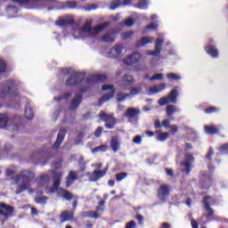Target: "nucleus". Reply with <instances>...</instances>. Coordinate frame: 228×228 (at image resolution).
Masks as SVG:
<instances>
[{"label": "nucleus", "mask_w": 228, "mask_h": 228, "mask_svg": "<svg viewBox=\"0 0 228 228\" xmlns=\"http://www.w3.org/2000/svg\"><path fill=\"white\" fill-rule=\"evenodd\" d=\"M35 177V174L32 171H21L20 175L14 176L15 184H19L16 187L15 194L20 195L23 191H26L31 186L30 183Z\"/></svg>", "instance_id": "obj_1"}, {"label": "nucleus", "mask_w": 228, "mask_h": 228, "mask_svg": "<svg viewBox=\"0 0 228 228\" xmlns=\"http://www.w3.org/2000/svg\"><path fill=\"white\" fill-rule=\"evenodd\" d=\"M19 97V89L17 88V83L15 80H7L6 85L0 91V97L4 99V97Z\"/></svg>", "instance_id": "obj_2"}, {"label": "nucleus", "mask_w": 228, "mask_h": 228, "mask_svg": "<svg viewBox=\"0 0 228 228\" xmlns=\"http://www.w3.org/2000/svg\"><path fill=\"white\" fill-rule=\"evenodd\" d=\"M108 26H110V22L106 21L92 28V21L87 20L81 29L83 33H88V35H91V37H94V35H97L98 33H101V31H103V29H106Z\"/></svg>", "instance_id": "obj_3"}, {"label": "nucleus", "mask_w": 228, "mask_h": 228, "mask_svg": "<svg viewBox=\"0 0 228 228\" xmlns=\"http://www.w3.org/2000/svg\"><path fill=\"white\" fill-rule=\"evenodd\" d=\"M215 202H216V200H214L213 197L210 195H207L202 198V205H204V209L205 211L208 212V214L202 215L201 219L205 217L208 220V222H211L214 220L215 213L211 206Z\"/></svg>", "instance_id": "obj_4"}, {"label": "nucleus", "mask_w": 228, "mask_h": 228, "mask_svg": "<svg viewBox=\"0 0 228 228\" xmlns=\"http://www.w3.org/2000/svg\"><path fill=\"white\" fill-rule=\"evenodd\" d=\"M86 74L85 72H73L69 77L66 79V86H77L85 81Z\"/></svg>", "instance_id": "obj_5"}, {"label": "nucleus", "mask_w": 228, "mask_h": 228, "mask_svg": "<svg viewBox=\"0 0 228 228\" xmlns=\"http://www.w3.org/2000/svg\"><path fill=\"white\" fill-rule=\"evenodd\" d=\"M100 120L105 122L104 127L106 129H115V126H117V118L113 116V114H107L103 110L99 113Z\"/></svg>", "instance_id": "obj_6"}, {"label": "nucleus", "mask_w": 228, "mask_h": 228, "mask_svg": "<svg viewBox=\"0 0 228 228\" xmlns=\"http://www.w3.org/2000/svg\"><path fill=\"white\" fill-rule=\"evenodd\" d=\"M200 188L201 190H209L213 186V176L207 172H201L199 175Z\"/></svg>", "instance_id": "obj_7"}, {"label": "nucleus", "mask_w": 228, "mask_h": 228, "mask_svg": "<svg viewBox=\"0 0 228 228\" xmlns=\"http://www.w3.org/2000/svg\"><path fill=\"white\" fill-rule=\"evenodd\" d=\"M102 92H106L110 90L109 93L103 94L102 98L99 100V104H102L103 102H108L110 99H113L115 97V86L113 85H103L102 86Z\"/></svg>", "instance_id": "obj_8"}, {"label": "nucleus", "mask_w": 228, "mask_h": 228, "mask_svg": "<svg viewBox=\"0 0 228 228\" xmlns=\"http://www.w3.org/2000/svg\"><path fill=\"white\" fill-rule=\"evenodd\" d=\"M170 194V186L168 184L163 183L159 187L158 193L156 196L158 197L159 200L166 203L167 199H168Z\"/></svg>", "instance_id": "obj_9"}, {"label": "nucleus", "mask_w": 228, "mask_h": 228, "mask_svg": "<svg viewBox=\"0 0 228 228\" xmlns=\"http://www.w3.org/2000/svg\"><path fill=\"white\" fill-rule=\"evenodd\" d=\"M168 102H173V104L177 102V86L171 91L168 96L162 97L159 100V106H165V104H168Z\"/></svg>", "instance_id": "obj_10"}, {"label": "nucleus", "mask_w": 228, "mask_h": 228, "mask_svg": "<svg viewBox=\"0 0 228 228\" xmlns=\"http://www.w3.org/2000/svg\"><path fill=\"white\" fill-rule=\"evenodd\" d=\"M163 44H165V37H163V35L159 34L155 42V50L147 52V54L150 56H159V53H161V45H163Z\"/></svg>", "instance_id": "obj_11"}, {"label": "nucleus", "mask_w": 228, "mask_h": 228, "mask_svg": "<svg viewBox=\"0 0 228 228\" xmlns=\"http://www.w3.org/2000/svg\"><path fill=\"white\" fill-rule=\"evenodd\" d=\"M184 162L181 163V167H184V170H182V172H185V175H190L191 172V164L193 163V160L195 159L193 158V155L191 153L185 154L184 157Z\"/></svg>", "instance_id": "obj_12"}, {"label": "nucleus", "mask_w": 228, "mask_h": 228, "mask_svg": "<svg viewBox=\"0 0 228 228\" xmlns=\"http://www.w3.org/2000/svg\"><path fill=\"white\" fill-rule=\"evenodd\" d=\"M0 216H4L6 218L12 217L14 215V208L11 205H7L6 203H0ZM4 209V210H3Z\"/></svg>", "instance_id": "obj_13"}, {"label": "nucleus", "mask_w": 228, "mask_h": 228, "mask_svg": "<svg viewBox=\"0 0 228 228\" xmlns=\"http://www.w3.org/2000/svg\"><path fill=\"white\" fill-rule=\"evenodd\" d=\"M108 172V169H102V170H94L91 174H87L88 180L91 183H96L99 181V179H102L105 176L106 173Z\"/></svg>", "instance_id": "obj_14"}, {"label": "nucleus", "mask_w": 228, "mask_h": 228, "mask_svg": "<svg viewBox=\"0 0 228 228\" xmlns=\"http://www.w3.org/2000/svg\"><path fill=\"white\" fill-rule=\"evenodd\" d=\"M142 58V54L138 52H134L133 54L125 58L124 64L125 65H134V63H138Z\"/></svg>", "instance_id": "obj_15"}, {"label": "nucleus", "mask_w": 228, "mask_h": 228, "mask_svg": "<svg viewBox=\"0 0 228 228\" xmlns=\"http://www.w3.org/2000/svg\"><path fill=\"white\" fill-rule=\"evenodd\" d=\"M138 115H140V109L130 107L126 110L124 117L126 118H130L131 120H134V118H136Z\"/></svg>", "instance_id": "obj_16"}, {"label": "nucleus", "mask_w": 228, "mask_h": 228, "mask_svg": "<svg viewBox=\"0 0 228 228\" xmlns=\"http://www.w3.org/2000/svg\"><path fill=\"white\" fill-rule=\"evenodd\" d=\"M74 19L73 18H60L58 20L55 21L56 26H59L60 28H67V26H73L74 24Z\"/></svg>", "instance_id": "obj_17"}, {"label": "nucleus", "mask_w": 228, "mask_h": 228, "mask_svg": "<svg viewBox=\"0 0 228 228\" xmlns=\"http://www.w3.org/2000/svg\"><path fill=\"white\" fill-rule=\"evenodd\" d=\"M82 101H83V94H75V96L73 97V99L71 100V102H70V109L77 110V108H79V104H81Z\"/></svg>", "instance_id": "obj_18"}, {"label": "nucleus", "mask_w": 228, "mask_h": 228, "mask_svg": "<svg viewBox=\"0 0 228 228\" xmlns=\"http://www.w3.org/2000/svg\"><path fill=\"white\" fill-rule=\"evenodd\" d=\"M90 81L93 83H106V81H108V77L102 74L95 75L90 78H86V83H90Z\"/></svg>", "instance_id": "obj_19"}, {"label": "nucleus", "mask_w": 228, "mask_h": 228, "mask_svg": "<svg viewBox=\"0 0 228 228\" xmlns=\"http://www.w3.org/2000/svg\"><path fill=\"white\" fill-rule=\"evenodd\" d=\"M56 191L58 192V195L60 197H61L62 199L67 200L68 201H70L73 199L72 192H70L69 191H67L63 188H59L58 191Z\"/></svg>", "instance_id": "obj_20"}, {"label": "nucleus", "mask_w": 228, "mask_h": 228, "mask_svg": "<svg viewBox=\"0 0 228 228\" xmlns=\"http://www.w3.org/2000/svg\"><path fill=\"white\" fill-rule=\"evenodd\" d=\"M73 218V212L72 211H62L61 214H60V222L61 224H64Z\"/></svg>", "instance_id": "obj_21"}, {"label": "nucleus", "mask_w": 228, "mask_h": 228, "mask_svg": "<svg viewBox=\"0 0 228 228\" xmlns=\"http://www.w3.org/2000/svg\"><path fill=\"white\" fill-rule=\"evenodd\" d=\"M77 180V172L76 171H69V175H68L67 181L65 182V186L70 187V185L75 183Z\"/></svg>", "instance_id": "obj_22"}, {"label": "nucleus", "mask_w": 228, "mask_h": 228, "mask_svg": "<svg viewBox=\"0 0 228 228\" xmlns=\"http://www.w3.org/2000/svg\"><path fill=\"white\" fill-rule=\"evenodd\" d=\"M101 41L106 44H113L115 42V37H113V32H108L101 37Z\"/></svg>", "instance_id": "obj_23"}, {"label": "nucleus", "mask_w": 228, "mask_h": 228, "mask_svg": "<svg viewBox=\"0 0 228 228\" xmlns=\"http://www.w3.org/2000/svg\"><path fill=\"white\" fill-rule=\"evenodd\" d=\"M122 51H124V46L122 45H116L115 47L110 49V53H116V54L113 55V58H118V56L122 54Z\"/></svg>", "instance_id": "obj_24"}, {"label": "nucleus", "mask_w": 228, "mask_h": 228, "mask_svg": "<svg viewBox=\"0 0 228 228\" xmlns=\"http://www.w3.org/2000/svg\"><path fill=\"white\" fill-rule=\"evenodd\" d=\"M12 3H17L20 6H31V4H35L38 0H12Z\"/></svg>", "instance_id": "obj_25"}, {"label": "nucleus", "mask_w": 228, "mask_h": 228, "mask_svg": "<svg viewBox=\"0 0 228 228\" xmlns=\"http://www.w3.org/2000/svg\"><path fill=\"white\" fill-rule=\"evenodd\" d=\"M122 83L123 85L131 86L133 83H134V77L129 74H126L122 77Z\"/></svg>", "instance_id": "obj_26"}, {"label": "nucleus", "mask_w": 228, "mask_h": 228, "mask_svg": "<svg viewBox=\"0 0 228 228\" xmlns=\"http://www.w3.org/2000/svg\"><path fill=\"white\" fill-rule=\"evenodd\" d=\"M38 184L44 186L45 184L49 183L50 176L49 175H41L37 177Z\"/></svg>", "instance_id": "obj_27"}, {"label": "nucleus", "mask_w": 228, "mask_h": 228, "mask_svg": "<svg viewBox=\"0 0 228 228\" xmlns=\"http://www.w3.org/2000/svg\"><path fill=\"white\" fill-rule=\"evenodd\" d=\"M165 89V84H161L159 86H152L149 89L148 94L151 95L152 94H158L161 92V90Z\"/></svg>", "instance_id": "obj_28"}, {"label": "nucleus", "mask_w": 228, "mask_h": 228, "mask_svg": "<svg viewBox=\"0 0 228 228\" xmlns=\"http://www.w3.org/2000/svg\"><path fill=\"white\" fill-rule=\"evenodd\" d=\"M65 134H67V130H60L54 143H61L65 140Z\"/></svg>", "instance_id": "obj_29"}, {"label": "nucleus", "mask_w": 228, "mask_h": 228, "mask_svg": "<svg viewBox=\"0 0 228 228\" xmlns=\"http://www.w3.org/2000/svg\"><path fill=\"white\" fill-rule=\"evenodd\" d=\"M9 120L8 116L5 114H0V128L3 129L4 127H6Z\"/></svg>", "instance_id": "obj_30"}, {"label": "nucleus", "mask_w": 228, "mask_h": 228, "mask_svg": "<svg viewBox=\"0 0 228 228\" xmlns=\"http://www.w3.org/2000/svg\"><path fill=\"white\" fill-rule=\"evenodd\" d=\"M204 129L207 134H216L218 133V128L213 126H205Z\"/></svg>", "instance_id": "obj_31"}, {"label": "nucleus", "mask_w": 228, "mask_h": 228, "mask_svg": "<svg viewBox=\"0 0 228 228\" xmlns=\"http://www.w3.org/2000/svg\"><path fill=\"white\" fill-rule=\"evenodd\" d=\"M177 111H178L177 107H175V105H168L166 108V113L167 117H172V115Z\"/></svg>", "instance_id": "obj_32"}, {"label": "nucleus", "mask_w": 228, "mask_h": 228, "mask_svg": "<svg viewBox=\"0 0 228 228\" xmlns=\"http://www.w3.org/2000/svg\"><path fill=\"white\" fill-rule=\"evenodd\" d=\"M35 115L33 114V109H31L30 107H26L25 108V118L28 120H33Z\"/></svg>", "instance_id": "obj_33"}, {"label": "nucleus", "mask_w": 228, "mask_h": 228, "mask_svg": "<svg viewBox=\"0 0 228 228\" xmlns=\"http://www.w3.org/2000/svg\"><path fill=\"white\" fill-rule=\"evenodd\" d=\"M106 151H108V146H106L105 144H102L94 149H92V153L106 152Z\"/></svg>", "instance_id": "obj_34"}, {"label": "nucleus", "mask_w": 228, "mask_h": 228, "mask_svg": "<svg viewBox=\"0 0 228 228\" xmlns=\"http://www.w3.org/2000/svg\"><path fill=\"white\" fill-rule=\"evenodd\" d=\"M207 53L214 58H216V56H218V51L216 50V48H215V46H208Z\"/></svg>", "instance_id": "obj_35"}, {"label": "nucleus", "mask_w": 228, "mask_h": 228, "mask_svg": "<svg viewBox=\"0 0 228 228\" xmlns=\"http://www.w3.org/2000/svg\"><path fill=\"white\" fill-rule=\"evenodd\" d=\"M127 97H131V94H124V93H118L117 101H118V102H124V101H126V99H127Z\"/></svg>", "instance_id": "obj_36"}, {"label": "nucleus", "mask_w": 228, "mask_h": 228, "mask_svg": "<svg viewBox=\"0 0 228 228\" xmlns=\"http://www.w3.org/2000/svg\"><path fill=\"white\" fill-rule=\"evenodd\" d=\"M163 74L158 73L153 75L151 78H149V76L145 77V79H150V81H159V79H163Z\"/></svg>", "instance_id": "obj_37"}, {"label": "nucleus", "mask_w": 228, "mask_h": 228, "mask_svg": "<svg viewBox=\"0 0 228 228\" xmlns=\"http://www.w3.org/2000/svg\"><path fill=\"white\" fill-rule=\"evenodd\" d=\"M128 174L122 172V173H118L117 175H115V179L117 180V182H121L124 179H126L127 177Z\"/></svg>", "instance_id": "obj_38"}, {"label": "nucleus", "mask_w": 228, "mask_h": 228, "mask_svg": "<svg viewBox=\"0 0 228 228\" xmlns=\"http://www.w3.org/2000/svg\"><path fill=\"white\" fill-rule=\"evenodd\" d=\"M71 95H72L71 93L66 92L61 96H58L54 98V101H57V102H60V101H63V99H69V97H71Z\"/></svg>", "instance_id": "obj_39"}, {"label": "nucleus", "mask_w": 228, "mask_h": 228, "mask_svg": "<svg viewBox=\"0 0 228 228\" xmlns=\"http://www.w3.org/2000/svg\"><path fill=\"white\" fill-rule=\"evenodd\" d=\"M35 202L40 205H45L47 202V197L42 196V197H36Z\"/></svg>", "instance_id": "obj_40"}, {"label": "nucleus", "mask_w": 228, "mask_h": 228, "mask_svg": "<svg viewBox=\"0 0 228 228\" xmlns=\"http://www.w3.org/2000/svg\"><path fill=\"white\" fill-rule=\"evenodd\" d=\"M142 94V87H131L129 95H138Z\"/></svg>", "instance_id": "obj_41"}, {"label": "nucleus", "mask_w": 228, "mask_h": 228, "mask_svg": "<svg viewBox=\"0 0 228 228\" xmlns=\"http://www.w3.org/2000/svg\"><path fill=\"white\" fill-rule=\"evenodd\" d=\"M61 185V179L59 177H55V179H53V189L55 191H58V190L60 189L59 186Z\"/></svg>", "instance_id": "obj_42"}, {"label": "nucleus", "mask_w": 228, "mask_h": 228, "mask_svg": "<svg viewBox=\"0 0 228 228\" xmlns=\"http://www.w3.org/2000/svg\"><path fill=\"white\" fill-rule=\"evenodd\" d=\"M65 6L67 8H69L70 10H74L75 8H77V2H76V1H73V2L68 1V2H66Z\"/></svg>", "instance_id": "obj_43"}, {"label": "nucleus", "mask_w": 228, "mask_h": 228, "mask_svg": "<svg viewBox=\"0 0 228 228\" xmlns=\"http://www.w3.org/2000/svg\"><path fill=\"white\" fill-rule=\"evenodd\" d=\"M120 4H122V0H116L110 4V10H117Z\"/></svg>", "instance_id": "obj_44"}, {"label": "nucleus", "mask_w": 228, "mask_h": 228, "mask_svg": "<svg viewBox=\"0 0 228 228\" xmlns=\"http://www.w3.org/2000/svg\"><path fill=\"white\" fill-rule=\"evenodd\" d=\"M6 69H8L6 62L0 59V74H3V72H6Z\"/></svg>", "instance_id": "obj_45"}, {"label": "nucleus", "mask_w": 228, "mask_h": 228, "mask_svg": "<svg viewBox=\"0 0 228 228\" xmlns=\"http://www.w3.org/2000/svg\"><path fill=\"white\" fill-rule=\"evenodd\" d=\"M167 77L168 79H174L175 81H179V79H181V76L176 75L175 73H168Z\"/></svg>", "instance_id": "obj_46"}, {"label": "nucleus", "mask_w": 228, "mask_h": 228, "mask_svg": "<svg viewBox=\"0 0 228 228\" xmlns=\"http://www.w3.org/2000/svg\"><path fill=\"white\" fill-rule=\"evenodd\" d=\"M125 26H126L127 28H131V26H133V24H134V20H133V18H127L125 22H124Z\"/></svg>", "instance_id": "obj_47"}, {"label": "nucleus", "mask_w": 228, "mask_h": 228, "mask_svg": "<svg viewBox=\"0 0 228 228\" xmlns=\"http://www.w3.org/2000/svg\"><path fill=\"white\" fill-rule=\"evenodd\" d=\"M102 126H98L96 128V130L94 131V136H96V138H100V136H102Z\"/></svg>", "instance_id": "obj_48"}, {"label": "nucleus", "mask_w": 228, "mask_h": 228, "mask_svg": "<svg viewBox=\"0 0 228 228\" xmlns=\"http://www.w3.org/2000/svg\"><path fill=\"white\" fill-rule=\"evenodd\" d=\"M166 138H168V133H161L158 135L159 142H165Z\"/></svg>", "instance_id": "obj_49"}, {"label": "nucleus", "mask_w": 228, "mask_h": 228, "mask_svg": "<svg viewBox=\"0 0 228 228\" xmlns=\"http://www.w3.org/2000/svg\"><path fill=\"white\" fill-rule=\"evenodd\" d=\"M152 42H154L153 37H143V45H147L148 44H152Z\"/></svg>", "instance_id": "obj_50"}, {"label": "nucleus", "mask_w": 228, "mask_h": 228, "mask_svg": "<svg viewBox=\"0 0 228 228\" xmlns=\"http://www.w3.org/2000/svg\"><path fill=\"white\" fill-rule=\"evenodd\" d=\"M125 228H136V223L134 221H129L126 224Z\"/></svg>", "instance_id": "obj_51"}, {"label": "nucleus", "mask_w": 228, "mask_h": 228, "mask_svg": "<svg viewBox=\"0 0 228 228\" xmlns=\"http://www.w3.org/2000/svg\"><path fill=\"white\" fill-rule=\"evenodd\" d=\"M104 205H105L104 200L99 201V206L96 207V210L97 211H104V208H103Z\"/></svg>", "instance_id": "obj_52"}, {"label": "nucleus", "mask_w": 228, "mask_h": 228, "mask_svg": "<svg viewBox=\"0 0 228 228\" xmlns=\"http://www.w3.org/2000/svg\"><path fill=\"white\" fill-rule=\"evenodd\" d=\"M120 149L119 143H111V150L114 152L118 151Z\"/></svg>", "instance_id": "obj_53"}, {"label": "nucleus", "mask_w": 228, "mask_h": 228, "mask_svg": "<svg viewBox=\"0 0 228 228\" xmlns=\"http://www.w3.org/2000/svg\"><path fill=\"white\" fill-rule=\"evenodd\" d=\"M214 155V151L212 148L208 149V154H207V159L208 160H211L212 159V156Z\"/></svg>", "instance_id": "obj_54"}, {"label": "nucleus", "mask_w": 228, "mask_h": 228, "mask_svg": "<svg viewBox=\"0 0 228 228\" xmlns=\"http://www.w3.org/2000/svg\"><path fill=\"white\" fill-rule=\"evenodd\" d=\"M133 35H134V32L133 31L125 32L123 33V38H131Z\"/></svg>", "instance_id": "obj_55"}, {"label": "nucleus", "mask_w": 228, "mask_h": 228, "mask_svg": "<svg viewBox=\"0 0 228 228\" xmlns=\"http://www.w3.org/2000/svg\"><path fill=\"white\" fill-rule=\"evenodd\" d=\"M220 151L228 153V143H225L220 146Z\"/></svg>", "instance_id": "obj_56"}, {"label": "nucleus", "mask_w": 228, "mask_h": 228, "mask_svg": "<svg viewBox=\"0 0 228 228\" xmlns=\"http://www.w3.org/2000/svg\"><path fill=\"white\" fill-rule=\"evenodd\" d=\"M96 8H97V5H95V4H92L91 5L85 7V10L86 12H90L92 10H95Z\"/></svg>", "instance_id": "obj_57"}, {"label": "nucleus", "mask_w": 228, "mask_h": 228, "mask_svg": "<svg viewBox=\"0 0 228 228\" xmlns=\"http://www.w3.org/2000/svg\"><path fill=\"white\" fill-rule=\"evenodd\" d=\"M161 126H163V127H170V120L168 119H165L162 121Z\"/></svg>", "instance_id": "obj_58"}, {"label": "nucleus", "mask_w": 228, "mask_h": 228, "mask_svg": "<svg viewBox=\"0 0 228 228\" xmlns=\"http://www.w3.org/2000/svg\"><path fill=\"white\" fill-rule=\"evenodd\" d=\"M134 143H142V136L140 135H136L134 140H133Z\"/></svg>", "instance_id": "obj_59"}, {"label": "nucleus", "mask_w": 228, "mask_h": 228, "mask_svg": "<svg viewBox=\"0 0 228 228\" xmlns=\"http://www.w3.org/2000/svg\"><path fill=\"white\" fill-rule=\"evenodd\" d=\"M118 142H120V139L118 138V136L111 137L110 143H118Z\"/></svg>", "instance_id": "obj_60"}, {"label": "nucleus", "mask_w": 228, "mask_h": 228, "mask_svg": "<svg viewBox=\"0 0 228 228\" xmlns=\"http://www.w3.org/2000/svg\"><path fill=\"white\" fill-rule=\"evenodd\" d=\"M148 29H158V23L154 22L147 27Z\"/></svg>", "instance_id": "obj_61"}, {"label": "nucleus", "mask_w": 228, "mask_h": 228, "mask_svg": "<svg viewBox=\"0 0 228 228\" xmlns=\"http://www.w3.org/2000/svg\"><path fill=\"white\" fill-rule=\"evenodd\" d=\"M84 137H85V132L84 131L79 132L77 134L78 142H81V140H83Z\"/></svg>", "instance_id": "obj_62"}, {"label": "nucleus", "mask_w": 228, "mask_h": 228, "mask_svg": "<svg viewBox=\"0 0 228 228\" xmlns=\"http://www.w3.org/2000/svg\"><path fill=\"white\" fill-rule=\"evenodd\" d=\"M191 225L192 228H199L198 222L195 219L191 220Z\"/></svg>", "instance_id": "obj_63"}, {"label": "nucleus", "mask_w": 228, "mask_h": 228, "mask_svg": "<svg viewBox=\"0 0 228 228\" xmlns=\"http://www.w3.org/2000/svg\"><path fill=\"white\" fill-rule=\"evenodd\" d=\"M166 173H167V175H169L170 177H173V175H174V172H173L172 169L167 168V169H166Z\"/></svg>", "instance_id": "obj_64"}]
</instances>
